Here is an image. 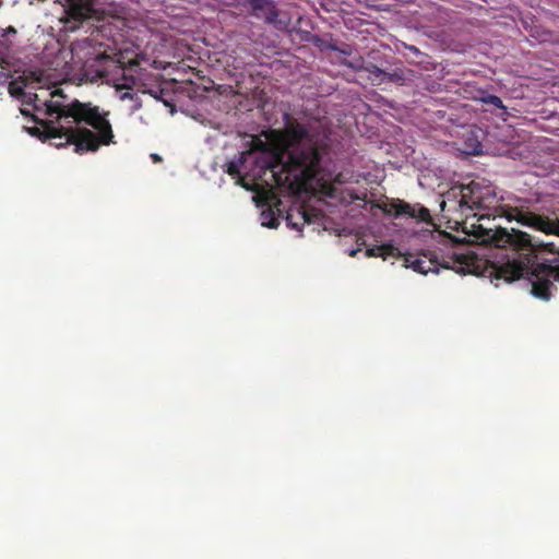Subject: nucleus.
<instances>
[{
	"instance_id": "12",
	"label": "nucleus",
	"mask_w": 559,
	"mask_h": 559,
	"mask_svg": "<svg viewBox=\"0 0 559 559\" xmlns=\"http://www.w3.org/2000/svg\"><path fill=\"white\" fill-rule=\"evenodd\" d=\"M249 4L253 11V15L257 19L264 20L265 23L267 13L271 9H276V5L272 0H249Z\"/></svg>"
},
{
	"instance_id": "3",
	"label": "nucleus",
	"mask_w": 559,
	"mask_h": 559,
	"mask_svg": "<svg viewBox=\"0 0 559 559\" xmlns=\"http://www.w3.org/2000/svg\"><path fill=\"white\" fill-rule=\"evenodd\" d=\"M251 152L252 178L270 181L289 192L313 189L334 197L341 174L335 175L325 167V147L311 141H300L287 152L270 150L262 140L254 138Z\"/></svg>"
},
{
	"instance_id": "16",
	"label": "nucleus",
	"mask_w": 559,
	"mask_h": 559,
	"mask_svg": "<svg viewBox=\"0 0 559 559\" xmlns=\"http://www.w3.org/2000/svg\"><path fill=\"white\" fill-rule=\"evenodd\" d=\"M29 132L32 134H36L40 138H43L44 140H47L48 138L45 136L44 132H43V127L38 128V127H35L33 129L29 130ZM53 140H57V142L55 143L56 147H63L64 145H68V144H73L72 142H67L66 141V136H62V138H52Z\"/></svg>"
},
{
	"instance_id": "18",
	"label": "nucleus",
	"mask_w": 559,
	"mask_h": 559,
	"mask_svg": "<svg viewBox=\"0 0 559 559\" xmlns=\"http://www.w3.org/2000/svg\"><path fill=\"white\" fill-rule=\"evenodd\" d=\"M136 84V79L133 75H123L122 83H118L115 85L117 92H122L123 90H133V86Z\"/></svg>"
},
{
	"instance_id": "4",
	"label": "nucleus",
	"mask_w": 559,
	"mask_h": 559,
	"mask_svg": "<svg viewBox=\"0 0 559 559\" xmlns=\"http://www.w3.org/2000/svg\"><path fill=\"white\" fill-rule=\"evenodd\" d=\"M360 206L366 210L369 207V212L372 215H376L373 213L374 210H380L385 215L392 217L417 218L421 222L430 221V212L427 207L418 203L411 204L401 199L389 200L384 194L373 188L362 193L352 190V213H354L355 207ZM354 217L355 215L352 214V219Z\"/></svg>"
},
{
	"instance_id": "20",
	"label": "nucleus",
	"mask_w": 559,
	"mask_h": 559,
	"mask_svg": "<svg viewBox=\"0 0 559 559\" xmlns=\"http://www.w3.org/2000/svg\"><path fill=\"white\" fill-rule=\"evenodd\" d=\"M262 216L263 217H270L269 221L264 219L262 222L263 226L269 227V228H276L278 226V219L273 216L272 212H269V213L263 212Z\"/></svg>"
},
{
	"instance_id": "19",
	"label": "nucleus",
	"mask_w": 559,
	"mask_h": 559,
	"mask_svg": "<svg viewBox=\"0 0 559 559\" xmlns=\"http://www.w3.org/2000/svg\"><path fill=\"white\" fill-rule=\"evenodd\" d=\"M119 99L122 102L127 100V99L136 102L138 103L135 106L136 109L141 106L139 97L136 96L135 93L132 92V90H126V92L120 93Z\"/></svg>"
},
{
	"instance_id": "1",
	"label": "nucleus",
	"mask_w": 559,
	"mask_h": 559,
	"mask_svg": "<svg viewBox=\"0 0 559 559\" xmlns=\"http://www.w3.org/2000/svg\"><path fill=\"white\" fill-rule=\"evenodd\" d=\"M506 217L516 221L546 235L559 237V217L550 218L523 206L495 207L493 213L475 212L464 221V231L481 245H492L500 250L493 262L496 278L513 282L532 273V294L543 300H549L551 292L559 283V246L554 242H534L531 235L516 229L508 231L496 224V218Z\"/></svg>"
},
{
	"instance_id": "13",
	"label": "nucleus",
	"mask_w": 559,
	"mask_h": 559,
	"mask_svg": "<svg viewBox=\"0 0 559 559\" xmlns=\"http://www.w3.org/2000/svg\"><path fill=\"white\" fill-rule=\"evenodd\" d=\"M367 254L369 257H381L385 260L388 257H399L401 255V252L399 248L391 243H382L379 246H372L371 248L367 249Z\"/></svg>"
},
{
	"instance_id": "23",
	"label": "nucleus",
	"mask_w": 559,
	"mask_h": 559,
	"mask_svg": "<svg viewBox=\"0 0 559 559\" xmlns=\"http://www.w3.org/2000/svg\"><path fill=\"white\" fill-rule=\"evenodd\" d=\"M21 112L23 116H28L29 115V111L26 110V109H21Z\"/></svg>"
},
{
	"instance_id": "11",
	"label": "nucleus",
	"mask_w": 559,
	"mask_h": 559,
	"mask_svg": "<svg viewBox=\"0 0 559 559\" xmlns=\"http://www.w3.org/2000/svg\"><path fill=\"white\" fill-rule=\"evenodd\" d=\"M266 23L273 25L278 31H285L290 24V19L287 13L276 9H271L266 16Z\"/></svg>"
},
{
	"instance_id": "2",
	"label": "nucleus",
	"mask_w": 559,
	"mask_h": 559,
	"mask_svg": "<svg viewBox=\"0 0 559 559\" xmlns=\"http://www.w3.org/2000/svg\"><path fill=\"white\" fill-rule=\"evenodd\" d=\"M24 105H32L37 114L55 117L53 121L33 116V120L43 127L46 138L66 136L78 154L96 152L100 146L115 143L109 111H102L92 103L70 97L61 88H46L40 94L29 92Z\"/></svg>"
},
{
	"instance_id": "8",
	"label": "nucleus",
	"mask_w": 559,
	"mask_h": 559,
	"mask_svg": "<svg viewBox=\"0 0 559 559\" xmlns=\"http://www.w3.org/2000/svg\"><path fill=\"white\" fill-rule=\"evenodd\" d=\"M251 159V152H242L240 153L237 160H230L226 164L225 171L233 178L236 179V182L243 188L249 189V185L246 182V178H252V167L248 169L247 163Z\"/></svg>"
},
{
	"instance_id": "21",
	"label": "nucleus",
	"mask_w": 559,
	"mask_h": 559,
	"mask_svg": "<svg viewBox=\"0 0 559 559\" xmlns=\"http://www.w3.org/2000/svg\"><path fill=\"white\" fill-rule=\"evenodd\" d=\"M9 34H16V29L13 26H8L7 28H0V37H7Z\"/></svg>"
},
{
	"instance_id": "5",
	"label": "nucleus",
	"mask_w": 559,
	"mask_h": 559,
	"mask_svg": "<svg viewBox=\"0 0 559 559\" xmlns=\"http://www.w3.org/2000/svg\"><path fill=\"white\" fill-rule=\"evenodd\" d=\"M382 66V61L378 64L360 57L359 59L352 61V71L354 72L352 81L362 84V81L366 80L371 85H381L386 83H399L405 80L403 71H388Z\"/></svg>"
},
{
	"instance_id": "17",
	"label": "nucleus",
	"mask_w": 559,
	"mask_h": 559,
	"mask_svg": "<svg viewBox=\"0 0 559 559\" xmlns=\"http://www.w3.org/2000/svg\"><path fill=\"white\" fill-rule=\"evenodd\" d=\"M480 100L484 104L495 106L496 108H499V109L503 110L504 112L507 111V107L503 105L501 98L496 95L487 94V95L483 96L480 98Z\"/></svg>"
},
{
	"instance_id": "6",
	"label": "nucleus",
	"mask_w": 559,
	"mask_h": 559,
	"mask_svg": "<svg viewBox=\"0 0 559 559\" xmlns=\"http://www.w3.org/2000/svg\"><path fill=\"white\" fill-rule=\"evenodd\" d=\"M489 194V189L474 181L468 185L453 187L448 192L449 198L452 195L457 199V206L462 214L467 211L489 210V205L486 203L490 199Z\"/></svg>"
},
{
	"instance_id": "7",
	"label": "nucleus",
	"mask_w": 559,
	"mask_h": 559,
	"mask_svg": "<svg viewBox=\"0 0 559 559\" xmlns=\"http://www.w3.org/2000/svg\"><path fill=\"white\" fill-rule=\"evenodd\" d=\"M60 4L63 8L60 22L70 32L79 29L85 21L97 14L96 0H60Z\"/></svg>"
},
{
	"instance_id": "9",
	"label": "nucleus",
	"mask_w": 559,
	"mask_h": 559,
	"mask_svg": "<svg viewBox=\"0 0 559 559\" xmlns=\"http://www.w3.org/2000/svg\"><path fill=\"white\" fill-rule=\"evenodd\" d=\"M404 262L407 267L413 269L415 272L420 274H427L429 272H438L439 263L432 257H428L424 254L423 258L417 257L415 254H406L404 257Z\"/></svg>"
},
{
	"instance_id": "14",
	"label": "nucleus",
	"mask_w": 559,
	"mask_h": 559,
	"mask_svg": "<svg viewBox=\"0 0 559 559\" xmlns=\"http://www.w3.org/2000/svg\"><path fill=\"white\" fill-rule=\"evenodd\" d=\"M299 218L301 219V223L293 222V215L288 214L286 217L287 225L290 226L294 229L300 230L301 227L308 223L310 224L312 222V216L308 211L305 209L298 210Z\"/></svg>"
},
{
	"instance_id": "22",
	"label": "nucleus",
	"mask_w": 559,
	"mask_h": 559,
	"mask_svg": "<svg viewBox=\"0 0 559 559\" xmlns=\"http://www.w3.org/2000/svg\"><path fill=\"white\" fill-rule=\"evenodd\" d=\"M153 160H160V157L157 154L152 155Z\"/></svg>"
},
{
	"instance_id": "15",
	"label": "nucleus",
	"mask_w": 559,
	"mask_h": 559,
	"mask_svg": "<svg viewBox=\"0 0 559 559\" xmlns=\"http://www.w3.org/2000/svg\"><path fill=\"white\" fill-rule=\"evenodd\" d=\"M9 94L24 104V99H27V95L29 92H26L24 86L17 81H11L8 86Z\"/></svg>"
},
{
	"instance_id": "25",
	"label": "nucleus",
	"mask_w": 559,
	"mask_h": 559,
	"mask_svg": "<svg viewBox=\"0 0 559 559\" xmlns=\"http://www.w3.org/2000/svg\"><path fill=\"white\" fill-rule=\"evenodd\" d=\"M411 49L414 50V51H417V48L414 47V46H412Z\"/></svg>"
},
{
	"instance_id": "24",
	"label": "nucleus",
	"mask_w": 559,
	"mask_h": 559,
	"mask_svg": "<svg viewBox=\"0 0 559 559\" xmlns=\"http://www.w3.org/2000/svg\"><path fill=\"white\" fill-rule=\"evenodd\" d=\"M356 251L352 249L350 254L352 257L355 255Z\"/></svg>"
},
{
	"instance_id": "10",
	"label": "nucleus",
	"mask_w": 559,
	"mask_h": 559,
	"mask_svg": "<svg viewBox=\"0 0 559 559\" xmlns=\"http://www.w3.org/2000/svg\"><path fill=\"white\" fill-rule=\"evenodd\" d=\"M289 32L293 37V40L312 44L313 46L320 48L321 50H325L326 48L330 47V45H328V43L323 40L319 35L313 34L309 31H305L301 27L294 26Z\"/></svg>"
}]
</instances>
